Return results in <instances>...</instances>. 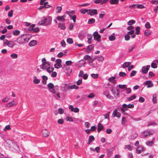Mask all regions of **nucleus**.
Listing matches in <instances>:
<instances>
[{
  "instance_id": "obj_63",
  "label": "nucleus",
  "mask_w": 158,
  "mask_h": 158,
  "mask_svg": "<svg viewBox=\"0 0 158 158\" xmlns=\"http://www.w3.org/2000/svg\"><path fill=\"white\" fill-rule=\"evenodd\" d=\"M9 99V98L8 97H6L5 98H4L3 99V100H2V102H7V101H8Z\"/></svg>"
},
{
  "instance_id": "obj_14",
  "label": "nucleus",
  "mask_w": 158,
  "mask_h": 158,
  "mask_svg": "<svg viewBox=\"0 0 158 158\" xmlns=\"http://www.w3.org/2000/svg\"><path fill=\"white\" fill-rule=\"evenodd\" d=\"M144 85H147V87L148 88L152 87L153 85V83H152L151 81H146L144 83Z\"/></svg>"
},
{
  "instance_id": "obj_60",
  "label": "nucleus",
  "mask_w": 158,
  "mask_h": 158,
  "mask_svg": "<svg viewBox=\"0 0 158 158\" xmlns=\"http://www.w3.org/2000/svg\"><path fill=\"white\" fill-rule=\"evenodd\" d=\"M118 87L121 89H124L126 87L127 85H118Z\"/></svg>"
},
{
  "instance_id": "obj_4",
  "label": "nucleus",
  "mask_w": 158,
  "mask_h": 158,
  "mask_svg": "<svg viewBox=\"0 0 158 158\" xmlns=\"http://www.w3.org/2000/svg\"><path fill=\"white\" fill-rule=\"evenodd\" d=\"M153 133L154 132L153 131H144L142 133V134L141 135V137L143 138L144 137H146L148 136H149L150 135L153 134Z\"/></svg>"
},
{
  "instance_id": "obj_28",
  "label": "nucleus",
  "mask_w": 158,
  "mask_h": 158,
  "mask_svg": "<svg viewBox=\"0 0 158 158\" xmlns=\"http://www.w3.org/2000/svg\"><path fill=\"white\" fill-rule=\"evenodd\" d=\"M157 125H158V124L156 123H155L148 122L147 123V125L148 127H149L150 126H155Z\"/></svg>"
},
{
  "instance_id": "obj_38",
  "label": "nucleus",
  "mask_w": 158,
  "mask_h": 158,
  "mask_svg": "<svg viewBox=\"0 0 158 158\" xmlns=\"http://www.w3.org/2000/svg\"><path fill=\"white\" fill-rule=\"evenodd\" d=\"M88 10H89L87 9H81L80 10V12L82 14H85L87 12L88 13Z\"/></svg>"
},
{
  "instance_id": "obj_25",
  "label": "nucleus",
  "mask_w": 158,
  "mask_h": 158,
  "mask_svg": "<svg viewBox=\"0 0 158 158\" xmlns=\"http://www.w3.org/2000/svg\"><path fill=\"white\" fill-rule=\"evenodd\" d=\"M111 91L112 93L114 95H116V96H118V90H116L112 88L111 89Z\"/></svg>"
},
{
  "instance_id": "obj_50",
  "label": "nucleus",
  "mask_w": 158,
  "mask_h": 158,
  "mask_svg": "<svg viewBox=\"0 0 158 158\" xmlns=\"http://www.w3.org/2000/svg\"><path fill=\"white\" fill-rule=\"evenodd\" d=\"M126 92L127 94H129L131 92V90L130 88H126L125 89Z\"/></svg>"
},
{
  "instance_id": "obj_22",
  "label": "nucleus",
  "mask_w": 158,
  "mask_h": 158,
  "mask_svg": "<svg viewBox=\"0 0 158 158\" xmlns=\"http://www.w3.org/2000/svg\"><path fill=\"white\" fill-rule=\"evenodd\" d=\"M33 82L35 84H38L40 83V81L39 79H37L36 76H34Z\"/></svg>"
},
{
  "instance_id": "obj_33",
  "label": "nucleus",
  "mask_w": 158,
  "mask_h": 158,
  "mask_svg": "<svg viewBox=\"0 0 158 158\" xmlns=\"http://www.w3.org/2000/svg\"><path fill=\"white\" fill-rule=\"evenodd\" d=\"M96 59L98 60L102 61L104 60V58L102 56H98L96 57Z\"/></svg>"
},
{
  "instance_id": "obj_36",
  "label": "nucleus",
  "mask_w": 158,
  "mask_h": 158,
  "mask_svg": "<svg viewBox=\"0 0 158 158\" xmlns=\"http://www.w3.org/2000/svg\"><path fill=\"white\" fill-rule=\"evenodd\" d=\"M95 22V19L94 18L89 19L88 21V23L89 24H91L94 23Z\"/></svg>"
},
{
  "instance_id": "obj_23",
  "label": "nucleus",
  "mask_w": 158,
  "mask_h": 158,
  "mask_svg": "<svg viewBox=\"0 0 158 158\" xmlns=\"http://www.w3.org/2000/svg\"><path fill=\"white\" fill-rule=\"evenodd\" d=\"M58 27L62 30H64L66 28L64 24L63 23H59L58 24Z\"/></svg>"
},
{
  "instance_id": "obj_5",
  "label": "nucleus",
  "mask_w": 158,
  "mask_h": 158,
  "mask_svg": "<svg viewBox=\"0 0 158 158\" xmlns=\"http://www.w3.org/2000/svg\"><path fill=\"white\" fill-rule=\"evenodd\" d=\"M46 20H45V23L44 24V26H48L50 25L52 23V17L50 16H47L45 17Z\"/></svg>"
},
{
  "instance_id": "obj_15",
  "label": "nucleus",
  "mask_w": 158,
  "mask_h": 158,
  "mask_svg": "<svg viewBox=\"0 0 158 158\" xmlns=\"http://www.w3.org/2000/svg\"><path fill=\"white\" fill-rule=\"evenodd\" d=\"M16 104V102L15 101H12L6 104V106L7 107H10Z\"/></svg>"
},
{
  "instance_id": "obj_13",
  "label": "nucleus",
  "mask_w": 158,
  "mask_h": 158,
  "mask_svg": "<svg viewBox=\"0 0 158 158\" xmlns=\"http://www.w3.org/2000/svg\"><path fill=\"white\" fill-rule=\"evenodd\" d=\"M42 133L43 135L45 137H46L49 136V131L46 130H43L42 131Z\"/></svg>"
},
{
  "instance_id": "obj_7",
  "label": "nucleus",
  "mask_w": 158,
  "mask_h": 158,
  "mask_svg": "<svg viewBox=\"0 0 158 158\" xmlns=\"http://www.w3.org/2000/svg\"><path fill=\"white\" fill-rule=\"evenodd\" d=\"M48 87L49 90L52 93L55 94L56 92L55 90L53 89L54 85L53 84L51 83H49L48 85Z\"/></svg>"
},
{
  "instance_id": "obj_26",
  "label": "nucleus",
  "mask_w": 158,
  "mask_h": 158,
  "mask_svg": "<svg viewBox=\"0 0 158 158\" xmlns=\"http://www.w3.org/2000/svg\"><path fill=\"white\" fill-rule=\"evenodd\" d=\"M94 47L92 45H90L88 46L87 49V52L89 53L93 49Z\"/></svg>"
},
{
  "instance_id": "obj_64",
  "label": "nucleus",
  "mask_w": 158,
  "mask_h": 158,
  "mask_svg": "<svg viewBox=\"0 0 158 158\" xmlns=\"http://www.w3.org/2000/svg\"><path fill=\"white\" fill-rule=\"evenodd\" d=\"M84 72L82 70H80V72H79V75H78V76L79 77H82L83 75H84Z\"/></svg>"
},
{
  "instance_id": "obj_31",
  "label": "nucleus",
  "mask_w": 158,
  "mask_h": 158,
  "mask_svg": "<svg viewBox=\"0 0 158 158\" xmlns=\"http://www.w3.org/2000/svg\"><path fill=\"white\" fill-rule=\"evenodd\" d=\"M124 148L125 149H127L129 151H131L132 149V146L128 145H125L124 146Z\"/></svg>"
},
{
  "instance_id": "obj_1",
  "label": "nucleus",
  "mask_w": 158,
  "mask_h": 158,
  "mask_svg": "<svg viewBox=\"0 0 158 158\" xmlns=\"http://www.w3.org/2000/svg\"><path fill=\"white\" fill-rule=\"evenodd\" d=\"M27 34H23L19 36L15 40L19 44H23L27 43L30 40Z\"/></svg>"
},
{
  "instance_id": "obj_32",
  "label": "nucleus",
  "mask_w": 158,
  "mask_h": 158,
  "mask_svg": "<svg viewBox=\"0 0 158 158\" xmlns=\"http://www.w3.org/2000/svg\"><path fill=\"white\" fill-rule=\"evenodd\" d=\"M20 34V31L18 30H15L13 32V34L14 35L17 36Z\"/></svg>"
},
{
  "instance_id": "obj_47",
  "label": "nucleus",
  "mask_w": 158,
  "mask_h": 158,
  "mask_svg": "<svg viewBox=\"0 0 158 158\" xmlns=\"http://www.w3.org/2000/svg\"><path fill=\"white\" fill-rule=\"evenodd\" d=\"M151 66L152 68L155 69L157 67V65L153 61V62L151 64Z\"/></svg>"
},
{
  "instance_id": "obj_34",
  "label": "nucleus",
  "mask_w": 158,
  "mask_h": 158,
  "mask_svg": "<svg viewBox=\"0 0 158 158\" xmlns=\"http://www.w3.org/2000/svg\"><path fill=\"white\" fill-rule=\"evenodd\" d=\"M135 23V21L134 20H130L127 22V24L129 25H131Z\"/></svg>"
},
{
  "instance_id": "obj_29",
  "label": "nucleus",
  "mask_w": 158,
  "mask_h": 158,
  "mask_svg": "<svg viewBox=\"0 0 158 158\" xmlns=\"http://www.w3.org/2000/svg\"><path fill=\"white\" fill-rule=\"evenodd\" d=\"M47 72L49 73H51L53 72L54 70V68L52 67L49 66L47 69Z\"/></svg>"
},
{
  "instance_id": "obj_43",
  "label": "nucleus",
  "mask_w": 158,
  "mask_h": 158,
  "mask_svg": "<svg viewBox=\"0 0 158 158\" xmlns=\"http://www.w3.org/2000/svg\"><path fill=\"white\" fill-rule=\"evenodd\" d=\"M10 56L13 59H16L17 58L18 56L17 54L13 53L11 54Z\"/></svg>"
},
{
  "instance_id": "obj_8",
  "label": "nucleus",
  "mask_w": 158,
  "mask_h": 158,
  "mask_svg": "<svg viewBox=\"0 0 158 158\" xmlns=\"http://www.w3.org/2000/svg\"><path fill=\"white\" fill-rule=\"evenodd\" d=\"M97 14L98 12L97 9H89L88 14L89 15L91 16H93L94 15H97Z\"/></svg>"
},
{
  "instance_id": "obj_20",
  "label": "nucleus",
  "mask_w": 158,
  "mask_h": 158,
  "mask_svg": "<svg viewBox=\"0 0 158 158\" xmlns=\"http://www.w3.org/2000/svg\"><path fill=\"white\" fill-rule=\"evenodd\" d=\"M36 41L35 40H32L29 43V45L30 47L34 46L36 45Z\"/></svg>"
},
{
  "instance_id": "obj_58",
  "label": "nucleus",
  "mask_w": 158,
  "mask_h": 158,
  "mask_svg": "<svg viewBox=\"0 0 158 158\" xmlns=\"http://www.w3.org/2000/svg\"><path fill=\"white\" fill-rule=\"evenodd\" d=\"M105 96H106V97L107 98L109 99H113L114 98L112 96L110 95L109 94H108L105 95Z\"/></svg>"
},
{
  "instance_id": "obj_55",
  "label": "nucleus",
  "mask_w": 158,
  "mask_h": 158,
  "mask_svg": "<svg viewBox=\"0 0 158 158\" xmlns=\"http://www.w3.org/2000/svg\"><path fill=\"white\" fill-rule=\"evenodd\" d=\"M145 27L147 29H149L150 28L151 26L150 23L148 22H147L145 24Z\"/></svg>"
},
{
  "instance_id": "obj_9",
  "label": "nucleus",
  "mask_w": 158,
  "mask_h": 158,
  "mask_svg": "<svg viewBox=\"0 0 158 158\" xmlns=\"http://www.w3.org/2000/svg\"><path fill=\"white\" fill-rule=\"evenodd\" d=\"M50 65V63L49 62L47 61L46 63L42 64L40 66V69L44 70L46 69Z\"/></svg>"
},
{
  "instance_id": "obj_19",
  "label": "nucleus",
  "mask_w": 158,
  "mask_h": 158,
  "mask_svg": "<svg viewBox=\"0 0 158 158\" xmlns=\"http://www.w3.org/2000/svg\"><path fill=\"white\" fill-rule=\"evenodd\" d=\"M45 20L46 19L45 17H43L42 18L41 21H40L38 23L40 25H43L44 26V24L45 23Z\"/></svg>"
},
{
  "instance_id": "obj_3",
  "label": "nucleus",
  "mask_w": 158,
  "mask_h": 158,
  "mask_svg": "<svg viewBox=\"0 0 158 158\" xmlns=\"http://www.w3.org/2000/svg\"><path fill=\"white\" fill-rule=\"evenodd\" d=\"M94 39L98 42H100L101 40V36L99 35L98 32L96 31L93 33Z\"/></svg>"
},
{
  "instance_id": "obj_16",
  "label": "nucleus",
  "mask_w": 158,
  "mask_h": 158,
  "mask_svg": "<svg viewBox=\"0 0 158 158\" xmlns=\"http://www.w3.org/2000/svg\"><path fill=\"white\" fill-rule=\"evenodd\" d=\"M131 63L130 62H125L121 66V67L123 68L128 67L130 65Z\"/></svg>"
},
{
  "instance_id": "obj_41",
  "label": "nucleus",
  "mask_w": 158,
  "mask_h": 158,
  "mask_svg": "<svg viewBox=\"0 0 158 158\" xmlns=\"http://www.w3.org/2000/svg\"><path fill=\"white\" fill-rule=\"evenodd\" d=\"M75 13V11L74 10H72L71 11H66V13L69 15H74Z\"/></svg>"
},
{
  "instance_id": "obj_21",
  "label": "nucleus",
  "mask_w": 158,
  "mask_h": 158,
  "mask_svg": "<svg viewBox=\"0 0 158 158\" xmlns=\"http://www.w3.org/2000/svg\"><path fill=\"white\" fill-rule=\"evenodd\" d=\"M104 127L100 123L98 124V132L99 133L101 130H103Z\"/></svg>"
},
{
  "instance_id": "obj_18",
  "label": "nucleus",
  "mask_w": 158,
  "mask_h": 158,
  "mask_svg": "<svg viewBox=\"0 0 158 158\" xmlns=\"http://www.w3.org/2000/svg\"><path fill=\"white\" fill-rule=\"evenodd\" d=\"M144 150V148L142 146H139L136 149V152L139 154Z\"/></svg>"
},
{
  "instance_id": "obj_56",
  "label": "nucleus",
  "mask_w": 158,
  "mask_h": 158,
  "mask_svg": "<svg viewBox=\"0 0 158 158\" xmlns=\"http://www.w3.org/2000/svg\"><path fill=\"white\" fill-rule=\"evenodd\" d=\"M119 76L121 77H124L126 75V74L124 72H120L119 73Z\"/></svg>"
},
{
  "instance_id": "obj_46",
  "label": "nucleus",
  "mask_w": 158,
  "mask_h": 158,
  "mask_svg": "<svg viewBox=\"0 0 158 158\" xmlns=\"http://www.w3.org/2000/svg\"><path fill=\"white\" fill-rule=\"evenodd\" d=\"M61 64H57L56 63L54 64V66L55 68L56 69H59L61 67Z\"/></svg>"
},
{
  "instance_id": "obj_57",
  "label": "nucleus",
  "mask_w": 158,
  "mask_h": 158,
  "mask_svg": "<svg viewBox=\"0 0 158 158\" xmlns=\"http://www.w3.org/2000/svg\"><path fill=\"white\" fill-rule=\"evenodd\" d=\"M95 97V95L93 93H92L90 94L89 95H88L87 97L90 98H94Z\"/></svg>"
},
{
  "instance_id": "obj_11",
  "label": "nucleus",
  "mask_w": 158,
  "mask_h": 158,
  "mask_svg": "<svg viewBox=\"0 0 158 158\" xmlns=\"http://www.w3.org/2000/svg\"><path fill=\"white\" fill-rule=\"evenodd\" d=\"M120 113L118 111V110L116 109L114 110L112 114V116L113 117H116L119 118L120 117Z\"/></svg>"
},
{
  "instance_id": "obj_59",
  "label": "nucleus",
  "mask_w": 158,
  "mask_h": 158,
  "mask_svg": "<svg viewBox=\"0 0 158 158\" xmlns=\"http://www.w3.org/2000/svg\"><path fill=\"white\" fill-rule=\"evenodd\" d=\"M10 129V127L9 125H7L6 126L5 128L3 129V130L4 131H5L6 130H9Z\"/></svg>"
},
{
  "instance_id": "obj_62",
  "label": "nucleus",
  "mask_w": 158,
  "mask_h": 158,
  "mask_svg": "<svg viewBox=\"0 0 158 158\" xmlns=\"http://www.w3.org/2000/svg\"><path fill=\"white\" fill-rule=\"evenodd\" d=\"M90 58V56L88 55H86L84 57V59L86 60H89Z\"/></svg>"
},
{
  "instance_id": "obj_39",
  "label": "nucleus",
  "mask_w": 158,
  "mask_h": 158,
  "mask_svg": "<svg viewBox=\"0 0 158 158\" xmlns=\"http://www.w3.org/2000/svg\"><path fill=\"white\" fill-rule=\"evenodd\" d=\"M151 33V31H149L148 30H146L145 31L144 33V35L146 36H148V35H150Z\"/></svg>"
},
{
  "instance_id": "obj_51",
  "label": "nucleus",
  "mask_w": 158,
  "mask_h": 158,
  "mask_svg": "<svg viewBox=\"0 0 158 158\" xmlns=\"http://www.w3.org/2000/svg\"><path fill=\"white\" fill-rule=\"evenodd\" d=\"M34 27L35 25L32 24L28 28V30L29 31H33Z\"/></svg>"
},
{
  "instance_id": "obj_61",
  "label": "nucleus",
  "mask_w": 158,
  "mask_h": 158,
  "mask_svg": "<svg viewBox=\"0 0 158 158\" xmlns=\"http://www.w3.org/2000/svg\"><path fill=\"white\" fill-rule=\"evenodd\" d=\"M136 73V71L135 70H133L130 74L131 77L134 76Z\"/></svg>"
},
{
  "instance_id": "obj_49",
  "label": "nucleus",
  "mask_w": 158,
  "mask_h": 158,
  "mask_svg": "<svg viewBox=\"0 0 158 158\" xmlns=\"http://www.w3.org/2000/svg\"><path fill=\"white\" fill-rule=\"evenodd\" d=\"M58 113L60 114H62L64 113L63 109L59 108L58 110Z\"/></svg>"
},
{
  "instance_id": "obj_45",
  "label": "nucleus",
  "mask_w": 158,
  "mask_h": 158,
  "mask_svg": "<svg viewBox=\"0 0 158 158\" xmlns=\"http://www.w3.org/2000/svg\"><path fill=\"white\" fill-rule=\"evenodd\" d=\"M153 102L154 103H157L156 98L155 95H153V98L152 99Z\"/></svg>"
},
{
  "instance_id": "obj_30",
  "label": "nucleus",
  "mask_w": 158,
  "mask_h": 158,
  "mask_svg": "<svg viewBox=\"0 0 158 158\" xmlns=\"http://www.w3.org/2000/svg\"><path fill=\"white\" fill-rule=\"evenodd\" d=\"M154 143V142L153 140H152V141H148L146 142V144L147 145L149 146H151Z\"/></svg>"
},
{
  "instance_id": "obj_27",
  "label": "nucleus",
  "mask_w": 158,
  "mask_h": 158,
  "mask_svg": "<svg viewBox=\"0 0 158 158\" xmlns=\"http://www.w3.org/2000/svg\"><path fill=\"white\" fill-rule=\"evenodd\" d=\"M53 96L57 99L59 100L60 98V93H56V92L55 94H54Z\"/></svg>"
},
{
  "instance_id": "obj_53",
  "label": "nucleus",
  "mask_w": 158,
  "mask_h": 158,
  "mask_svg": "<svg viewBox=\"0 0 158 158\" xmlns=\"http://www.w3.org/2000/svg\"><path fill=\"white\" fill-rule=\"evenodd\" d=\"M125 39L126 41H128L130 40V37L129 34H127L125 36Z\"/></svg>"
},
{
  "instance_id": "obj_10",
  "label": "nucleus",
  "mask_w": 158,
  "mask_h": 158,
  "mask_svg": "<svg viewBox=\"0 0 158 158\" xmlns=\"http://www.w3.org/2000/svg\"><path fill=\"white\" fill-rule=\"evenodd\" d=\"M150 68L149 65H148L146 66H143L142 68V72L145 74L147 73Z\"/></svg>"
},
{
  "instance_id": "obj_17",
  "label": "nucleus",
  "mask_w": 158,
  "mask_h": 158,
  "mask_svg": "<svg viewBox=\"0 0 158 158\" xmlns=\"http://www.w3.org/2000/svg\"><path fill=\"white\" fill-rule=\"evenodd\" d=\"M128 108L127 105L124 104L122 105V107L121 108V110L122 112H124L128 110Z\"/></svg>"
},
{
  "instance_id": "obj_48",
  "label": "nucleus",
  "mask_w": 158,
  "mask_h": 158,
  "mask_svg": "<svg viewBox=\"0 0 158 158\" xmlns=\"http://www.w3.org/2000/svg\"><path fill=\"white\" fill-rule=\"evenodd\" d=\"M67 41L69 44H72L73 43V40L71 38H68L67 39Z\"/></svg>"
},
{
  "instance_id": "obj_2",
  "label": "nucleus",
  "mask_w": 158,
  "mask_h": 158,
  "mask_svg": "<svg viewBox=\"0 0 158 158\" xmlns=\"http://www.w3.org/2000/svg\"><path fill=\"white\" fill-rule=\"evenodd\" d=\"M6 41H5L3 43V46H8L9 47L12 48L15 45L14 41H9L7 40H6Z\"/></svg>"
},
{
  "instance_id": "obj_35",
  "label": "nucleus",
  "mask_w": 158,
  "mask_h": 158,
  "mask_svg": "<svg viewBox=\"0 0 158 158\" xmlns=\"http://www.w3.org/2000/svg\"><path fill=\"white\" fill-rule=\"evenodd\" d=\"M136 97V96L135 95H133L129 98H127L128 99V101H130L135 99Z\"/></svg>"
},
{
  "instance_id": "obj_40",
  "label": "nucleus",
  "mask_w": 158,
  "mask_h": 158,
  "mask_svg": "<svg viewBox=\"0 0 158 158\" xmlns=\"http://www.w3.org/2000/svg\"><path fill=\"white\" fill-rule=\"evenodd\" d=\"M62 7L61 6H58L56 8V13H60L61 12L62 10Z\"/></svg>"
},
{
  "instance_id": "obj_6",
  "label": "nucleus",
  "mask_w": 158,
  "mask_h": 158,
  "mask_svg": "<svg viewBox=\"0 0 158 158\" xmlns=\"http://www.w3.org/2000/svg\"><path fill=\"white\" fill-rule=\"evenodd\" d=\"M85 33L84 31H81L79 33L78 37L81 40H82L85 37Z\"/></svg>"
},
{
  "instance_id": "obj_42",
  "label": "nucleus",
  "mask_w": 158,
  "mask_h": 158,
  "mask_svg": "<svg viewBox=\"0 0 158 158\" xmlns=\"http://www.w3.org/2000/svg\"><path fill=\"white\" fill-rule=\"evenodd\" d=\"M135 47V45H133L130 47L128 49V52H130L132 51L134 48Z\"/></svg>"
},
{
  "instance_id": "obj_52",
  "label": "nucleus",
  "mask_w": 158,
  "mask_h": 158,
  "mask_svg": "<svg viewBox=\"0 0 158 158\" xmlns=\"http://www.w3.org/2000/svg\"><path fill=\"white\" fill-rule=\"evenodd\" d=\"M13 15V10H10V11L8 13V16L10 17L12 16Z\"/></svg>"
},
{
  "instance_id": "obj_37",
  "label": "nucleus",
  "mask_w": 158,
  "mask_h": 158,
  "mask_svg": "<svg viewBox=\"0 0 158 158\" xmlns=\"http://www.w3.org/2000/svg\"><path fill=\"white\" fill-rule=\"evenodd\" d=\"M140 27L139 26H138L135 28V34L137 35H139L140 33Z\"/></svg>"
},
{
  "instance_id": "obj_24",
  "label": "nucleus",
  "mask_w": 158,
  "mask_h": 158,
  "mask_svg": "<svg viewBox=\"0 0 158 158\" xmlns=\"http://www.w3.org/2000/svg\"><path fill=\"white\" fill-rule=\"evenodd\" d=\"M111 4L116 5L118 4V0H110L109 1Z\"/></svg>"
},
{
  "instance_id": "obj_12",
  "label": "nucleus",
  "mask_w": 158,
  "mask_h": 158,
  "mask_svg": "<svg viewBox=\"0 0 158 158\" xmlns=\"http://www.w3.org/2000/svg\"><path fill=\"white\" fill-rule=\"evenodd\" d=\"M66 17V15H64L62 16H58L56 18L57 20L59 21L64 22L65 21V18Z\"/></svg>"
},
{
  "instance_id": "obj_54",
  "label": "nucleus",
  "mask_w": 158,
  "mask_h": 158,
  "mask_svg": "<svg viewBox=\"0 0 158 158\" xmlns=\"http://www.w3.org/2000/svg\"><path fill=\"white\" fill-rule=\"evenodd\" d=\"M91 76L94 78L96 79L98 77V75L97 74H92L91 75Z\"/></svg>"
},
{
  "instance_id": "obj_44",
  "label": "nucleus",
  "mask_w": 158,
  "mask_h": 158,
  "mask_svg": "<svg viewBox=\"0 0 158 158\" xmlns=\"http://www.w3.org/2000/svg\"><path fill=\"white\" fill-rule=\"evenodd\" d=\"M115 37L113 35H110L109 38V40L110 41H112L114 40L115 39Z\"/></svg>"
}]
</instances>
